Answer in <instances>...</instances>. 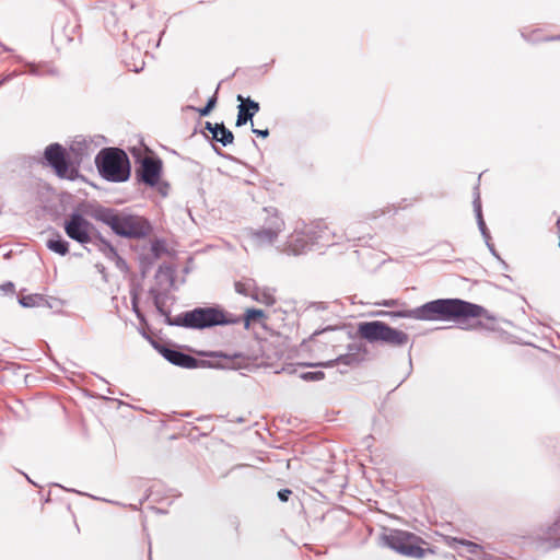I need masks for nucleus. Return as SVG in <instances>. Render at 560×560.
Returning a JSON list of instances; mask_svg holds the SVG:
<instances>
[{
	"mask_svg": "<svg viewBox=\"0 0 560 560\" xmlns=\"http://www.w3.org/2000/svg\"><path fill=\"white\" fill-rule=\"evenodd\" d=\"M485 312L482 306L459 299H438L419 307L392 314L418 320H447L460 317L476 318L482 316Z\"/></svg>",
	"mask_w": 560,
	"mask_h": 560,
	"instance_id": "nucleus-1",
	"label": "nucleus"
},
{
	"mask_svg": "<svg viewBox=\"0 0 560 560\" xmlns=\"http://www.w3.org/2000/svg\"><path fill=\"white\" fill-rule=\"evenodd\" d=\"M150 293L153 296L158 311L162 315H165L167 324L172 326H183L191 329H206L214 326L235 325L240 323V317L224 311L220 306L196 307L172 318L164 312L160 302L159 292L156 290H151Z\"/></svg>",
	"mask_w": 560,
	"mask_h": 560,
	"instance_id": "nucleus-2",
	"label": "nucleus"
},
{
	"mask_svg": "<svg viewBox=\"0 0 560 560\" xmlns=\"http://www.w3.org/2000/svg\"><path fill=\"white\" fill-rule=\"evenodd\" d=\"M91 217L108 225L115 234L127 238L144 237L150 230L148 221L143 218L102 206L94 208Z\"/></svg>",
	"mask_w": 560,
	"mask_h": 560,
	"instance_id": "nucleus-3",
	"label": "nucleus"
},
{
	"mask_svg": "<svg viewBox=\"0 0 560 560\" xmlns=\"http://www.w3.org/2000/svg\"><path fill=\"white\" fill-rule=\"evenodd\" d=\"M95 164L103 178L109 182H126L130 176V163L125 151L106 148L95 158Z\"/></svg>",
	"mask_w": 560,
	"mask_h": 560,
	"instance_id": "nucleus-4",
	"label": "nucleus"
},
{
	"mask_svg": "<svg viewBox=\"0 0 560 560\" xmlns=\"http://www.w3.org/2000/svg\"><path fill=\"white\" fill-rule=\"evenodd\" d=\"M358 334L369 342L382 341L390 346H404L409 340L406 332L378 320L360 323Z\"/></svg>",
	"mask_w": 560,
	"mask_h": 560,
	"instance_id": "nucleus-5",
	"label": "nucleus"
},
{
	"mask_svg": "<svg viewBox=\"0 0 560 560\" xmlns=\"http://www.w3.org/2000/svg\"><path fill=\"white\" fill-rule=\"evenodd\" d=\"M384 545L390 549L411 558L421 559L425 550L421 547L423 540L409 532L394 529L382 536Z\"/></svg>",
	"mask_w": 560,
	"mask_h": 560,
	"instance_id": "nucleus-6",
	"label": "nucleus"
},
{
	"mask_svg": "<svg viewBox=\"0 0 560 560\" xmlns=\"http://www.w3.org/2000/svg\"><path fill=\"white\" fill-rule=\"evenodd\" d=\"M284 220L277 213L267 218L264 225L259 229L247 231V238L252 246L256 248L275 245L280 233L284 231Z\"/></svg>",
	"mask_w": 560,
	"mask_h": 560,
	"instance_id": "nucleus-7",
	"label": "nucleus"
},
{
	"mask_svg": "<svg viewBox=\"0 0 560 560\" xmlns=\"http://www.w3.org/2000/svg\"><path fill=\"white\" fill-rule=\"evenodd\" d=\"M310 226H296L294 231L287 237V241L277 245V250L288 255H302L313 249L314 242L308 237Z\"/></svg>",
	"mask_w": 560,
	"mask_h": 560,
	"instance_id": "nucleus-8",
	"label": "nucleus"
},
{
	"mask_svg": "<svg viewBox=\"0 0 560 560\" xmlns=\"http://www.w3.org/2000/svg\"><path fill=\"white\" fill-rule=\"evenodd\" d=\"M308 237L310 240H313L314 246H329L341 242L343 238L348 241L354 238L352 233H349L348 231L337 233L335 230H331L326 223L322 221L311 223L308 224Z\"/></svg>",
	"mask_w": 560,
	"mask_h": 560,
	"instance_id": "nucleus-9",
	"label": "nucleus"
},
{
	"mask_svg": "<svg viewBox=\"0 0 560 560\" xmlns=\"http://www.w3.org/2000/svg\"><path fill=\"white\" fill-rule=\"evenodd\" d=\"M45 160L50 165L56 174L61 178L73 179L75 170L69 166L65 155V149L59 143L49 144L45 149Z\"/></svg>",
	"mask_w": 560,
	"mask_h": 560,
	"instance_id": "nucleus-10",
	"label": "nucleus"
},
{
	"mask_svg": "<svg viewBox=\"0 0 560 560\" xmlns=\"http://www.w3.org/2000/svg\"><path fill=\"white\" fill-rule=\"evenodd\" d=\"M93 225L82 214L73 212L65 222L66 234L73 241L80 244H88L92 242L91 232Z\"/></svg>",
	"mask_w": 560,
	"mask_h": 560,
	"instance_id": "nucleus-11",
	"label": "nucleus"
},
{
	"mask_svg": "<svg viewBox=\"0 0 560 560\" xmlns=\"http://www.w3.org/2000/svg\"><path fill=\"white\" fill-rule=\"evenodd\" d=\"M537 548L548 551L560 547V517L550 524L542 525L535 533Z\"/></svg>",
	"mask_w": 560,
	"mask_h": 560,
	"instance_id": "nucleus-12",
	"label": "nucleus"
},
{
	"mask_svg": "<svg viewBox=\"0 0 560 560\" xmlns=\"http://www.w3.org/2000/svg\"><path fill=\"white\" fill-rule=\"evenodd\" d=\"M139 162L140 165L136 171L138 179L148 186H155L161 177V160L153 156H144Z\"/></svg>",
	"mask_w": 560,
	"mask_h": 560,
	"instance_id": "nucleus-13",
	"label": "nucleus"
},
{
	"mask_svg": "<svg viewBox=\"0 0 560 560\" xmlns=\"http://www.w3.org/2000/svg\"><path fill=\"white\" fill-rule=\"evenodd\" d=\"M159 351L165 360L180 368L196 369L199 364V361L196 358L176 349L161 347Z\"/></svg>",
	"mask_w": 560,
	"mask_h": 560,
	"instance_id": "nucleus-14",
	"label": "nucleus"
},
{
	"mask_svg": "<svg viewBox=\"0 0 560 560\" xmlns=\"http://www.w3.org/2000/svg\"><path fill=\"white\" fill-rule=\"evenodd\" d=\"M348 350H349L348 353L339 355L336 360L322 362V363H318L315 365L316 366H325V368H330L334 365H345V366L358 365L363 360V357L361 354V347H359L357 345H350Z\"/></svg>",
	"mask_w": 560,
	"mask_h": 560,
	"instance_id": "nucleus-15",
	"label": "nucleus"
},
{
	"mask_svg": "<svg viewBox=\"0 0 560 560\" xmlns=\"http://www.w3.org/2000/svg\"><path fill=\"white\" fill-rule=\"evenodd\" d=\"M237 100L241 101V104L238 105V114L236 119V126H243L248 120H252V118L259 112V103L252 100L246 98L244 100L242 95H237Z\"/></svg>",
	"mask_w": 560,
	"mask_h": 560,
	"instance_id": "nucleus-16",
	"label": "nucleus"
},
{
	"mask_svg": "<svg viewBox=\"0 0 560 560\" xmlns=\"http://www.w3.org/2000/svg\"><path fill=\"white\" fill-rule=\"evenodd\" d=\"M450 546L455 549L459 556L470 555L474 560L482 559L486 555L482 547L469 540L453 538Z\"/></svg>",
	"mask_w": 560,
	"mask_h": 560,
	"instance_id": "nucleus-17",
	"label": "nucleus"
},
{
	"mask_svg": "<svg viewBox=\"0 0 560 560\" xmlns=\"http://www.w3.org/2000/svg\"><path fill=\"white\" fill-rule=\"evenodd\" d=\"M474 211L476 213L478 228H479L482 236L486 238L487 246L489 247L491 253L498 257L493 246L489 243L490 235H489L488 229H487L486 223L482 218L481 202H480V196H479L478 191L476 192V196L474 199Z\"/></svg>",
	"mask_w": 560,
	"mask_h": 560,
	"instance_id": "nucleus-18",
	"label": "nucleus"
},
{
	"mask_svg": "<svg viewBox=\"0 0 560 560\" xmlns=\"http://www.w3.org/2000/svg\"><path fill=\"white\" fill-rule=\"evenodd\" d=\"M46 246L51 252H55L61 256H65L69 252V243L65 241L59 234L55 238H49L46 242Z\"/></svg>",
	"mask_w": 560,
	"mask_h": 560,
	"instance_id": "nucleus-19",
	"label": "nucleus"
},
{
	"mask_svg": "<svg viewBox=\"0 0 560 560\" xmlns=\"http://www.w3.org/2000/svg\"><path fill=\"white\" fill-rule=\"evenodd\" d=\"M97 249L109 260L110 258L117 257L116 248L107 242L101 235L95 236V243Z\"/></svg>",
	"mask_w": 560,
	"mask_h": 560,
	"instance_id": "nucleus-20",
	"label": "nucleus"
},
{
	"mask_svg": "<svg viewBox=\"0 0 560 560\" xmlns=\"http://www.w3.org/2000/svg\"><path fill=\"white\" fill-rule=\"evenodd\" d=\"M215 141L220 142L222 145L226 147L231 144L234 140V136L231 130H229L223 124H220L217 132H213V137Z\"/></svg>",
	"mask_w": 560,
	"mask_h": 560,
	"instance_id": "nucleus-21",
	"label": "nucleus"
},
{
	"mask_svg": "<svg viewBox=\"0 0 560 560\" xmlns=\"http://www.w3.org/2000/svg\"><path fill=\"white\" fill-rule=\"evenodd\" d=\"M19 303L23 307L40 306L44 303V298L40 294L24 295L19 299Z\"/></svg>",
	"mask_w": 560,
	"mask_h": 560,
	"instance_id": "nucleus-22",
	"label": "nucleus"
},
{
	"mask_svg": "<svg viewBox=\"0 0 560 560\" xmlns=\"http://www.w3.org/2000/svg\"><path fill=\"white\" fill-rule=\"evenodd\" d=\"M265 316L264 311L257 310V308H249L246 311L243 322L245 328H248L252 322L258 320ZM242 322V318H240V323Z\"/></svg>",
	"mask_w": 560,
	"mask_h": 560,
	"instance_id": "nucleus-23",
	"label": "nucleus"
},
{
	"mask_svg": "<svg viewBox=\"0 0 560 560\" xmlns=\"http://www.w3.org/2000/svg\"><path fill=\"white\" fill-rule=\"evenodd\" d=\"M234 287H235V291L238 294L252 295L253 291L255 289V283H254L253 280L248 279L246 281H237V282H235Z\"/></svg>",
	"mask_w": 560,
	"mask_h": 560,
	"instance_id": "nucleus-24",
	"label": "nucleus"
},
{
	"mask_svg": "<svg viewBox=\"0 0 560 560\" xmlns=\"http://www.w3.org/2000/svg\"><path fill=\"white\" fill-rule=\"evenodd\" d=\"M299 377L305 382H316L323 380L325 377V374L322 371L303 372L299 374Z\"/></svg>",
	"mask_w": 560,
	"mask_h": 560,
	"instance_id": "nucleus-25",
	"label": "nucleus"
},
{
	"mask_svg": "<svg viewBox=\"0 0 560 560\" xmlns=\"http://www.w3.org/2000/svg\"><path fill=\"white\" fill-rule=\"evenodd\" d=\"M217 104V97L212 96L208 100L205 107L199 109L200 116H208Z\"/></svg>",
	"mask_w": 560,
	"mask_h": 560,
	"instance_id": "nucleus-26",
	"label": "nucleus"
},
{
	"mask_svg": "<svg viewBox=\"0 0 560 560\" xmlns=\"http://www.w3.org/2000/svg\"><path fill=\"white\" fill-rule=\"evenodd\" d=\"M131 294V305H132V311L136 313L137 317L142 319V314L139 310V306H138V293L135 289L131 290L130 292Z\"/></svg>",
	"mask_w": 560,
	"mask_h": 560,
	"instance_id": "nucleus-27",
	"label": "nucleus"
},
{
	"mask_svg": "<svg viewBox=\"0 0 560 560\" xmlns=\"http://www.w3.org/2000/svg\"><path fill=\"white\" fill-rule=\"evenodd\" d=\"M109 260L114 261L116 267L121 270V271H126L127 270V264L126 261L117 254V257L115 258H110Z\"/></svg>",
	"mask_w": 560,
	"mask_h": 560,
	"instance_id": "nucleus-28",
	"label": "nucleus"
},
{
	"mask_svg": "<svg viewBox=\"0 0 560 560\" xmlns=\"http://www.w3.org/2000/svg\"><path fill=\"white\" fill-rule=\"evenodd\" d=\"M291 490L289 489H282L278 492V498L282 502H287L289 500V497L291 495Z\"/></svg>",
	"mask_w": 560,
	"mask_h": 560,
	"instance_id": "nucleus-29",
	"label": "nucleus"
},
{
	"mask_svg": "<svg viewBox=\"0 0 560 560\" xmlns=\"http://www.w3.org/2000/svg\"><path fill=\"white\" fill-rule=\"evenodd\" d=\"M219 127H220V124H212V122H210V121H207V122L205 124V128H206L207 130H209L212 135H213V132H217V130L219 129Z\"/></svg>",
	"mask_w": 560,
	"mask_h": 560,
	"instance_id": "nucleus-30",
	"label": "nucleus"
},
{
	"mask_svg": "<svg viewBox=\"0 0 560 560\" xmlns=\"http://www.w3.org/2000/svg\"><path fill=\"white\" fill-rule=\"evenodd\" d=\"M26 66H27V68H28L27 72H28L30 74H32V75H38L37 67H36L34 63H30V62H27V63H26Z\"/></svg>",
	"mask_w": 560,
	"mask_h": 560,
	"instance_id": "nucleus-31",
	"label": "nucleus"
},
{
	"mask_svg": "<svg viewBox=\"0 0 560 560\" xmlns=\"http://www.w3.org/2000/svg\"><path fill=\"white\" fill-rule=\"evenodd\" d=\"M253 132L258 136V137H262V138H267L269 136V130L268 129H265V130H260V129H253Z\"/></svg>",
	"mask_w": 560,
	"mask_h": 560,
	"instance_id": "nucleus-32",
	"label": "nucleus"
},
{
	"mask_svg": "<svg viewBox=\"0 0 560 560\" xmlns=\"http://www.w3.org/2000/svg\"><path fill=\"white\" fill-rule=\"evenodd\" d=\"M397 304H398L397 300H385L382 303H380V305H383L386 307H393V306H396Z\"/></svg>",
	"mask_w": 560,
	"mask_h": 560,
	"instance_id": "nucleus-33",
	"label": "nucleus"
},
{
	"mask_svg": "<svg viewBox=\"0 0 560 560\" xmlns=\"http://www.w3.org/2000/svg\"><path fill=\"white\" fill-rule=\"evenodd\" d=\"M20 73L16 72V71H13L12 73H9L8 75H5L1 81H0V86L4 83V82H8L10 81L12 78L19 75Z\"/></svg>",
	"mask_w": 560,
	"mask_h": 560,
	"instance_id": "nucleus-34",
	"label": "nucleus"
},
{
	"mask_svg": "<svg viewBox=\"0 0 560 560\" xmlns=\"http://www.w3.org/2000/svg\"><path fill=\"white\" fill-rule=\"evenodd\" d=\"M20 73L16 72V71H13L12 73H9L8 75H5L1 81H0V86L4 83V82H8L10 81L12 78L19 75Z\"/></svg>",
	"mask_w": 560,
	"mask_h": 560,
	"instance_id": "nucleus-35",
	"label": "nucleus"
},
{
	"mask_svg": "<svg viewBox=\"0 0 560 560\" xmlns=\"http://www.w3.org/2000/svg\"><path fill=\"white\" fill-rule=\"evenodd\" d=\"M168 188H170V187H168V185H167L166 183H164V184L160 185V187H159V191H160V194H161L162 196H167V194H168Z\"/></svg>",
	"mask_w": 560,
	"mask_h": 560,
	"instance_id": "nucleus-36",
	"label": "nucleus"
},
{
	"mask_svg": "<svg viewBox=\"0 0 560 560\" xmlns=\"http://www.w3.org/2000/svg\"><path fill=\"white\" fill-rule=\"evenodd\" d=\"M3 290L7 292H13L14 291V284L12 282H8L3 285Z\"/></svg>",
	"mask_w": 560,
	"mask_h": 560,
	"instance_id": "nucleus-37",
	"label": "nucleus"
},
{
	"mask_svg": "<svg viewBox=\"0 0 560 560\" xmlns=\"http://www.w3.org/2000/svg\"><path fill=\"white\" fill-rule=\"evenodd\" d=\"M267 303L271 304V303H273V300L270 296H267Z\"/></svg>",
	"mask_w": 560,
	"mask_h": 560,
	"instance_id": "nucleus-38",
	"label": "nucleus"
},
{
	"mask_svg": "<svg viewBox=\"0 0 560 560\" xmlns=\"http://www.w3.org/2000/svg\"><path fill=\"white\" fill-rule=\"evenodd\" d=\"M96 268H98V271L103 272L105 270V267L102 266V268H100V265H96Z\"/></svg>",
	"mask_w": 560,
	"mask_h": 560,
	"instance_id": "nucleus-39",
	"label": "nucleus"
},
{
	"mask_svg": "<svg viewBox=\"0 0 560 560\" xmlns=\"http://www.w3.org/2000/svg\"><path fill=\"white\" fill-rule=\"evenodd\" d=\"M96 268H98V271L103 272L105 270V267L102 266V268H100V265H96Z\"/></svg>",
	"mask_w": 560,
	"mask_h": 560,
	"instance_id": "nucleus-40",
	"label": "nucleus"
},
{
	"mask_svg": "<svg viewBox=\"0 0 560 560\" xmlns=\"http://www.w3.org/2000/svg\"><path fill=\"white\" fill-rule=\"evenodd\" d=\"M96 268H98V271L103 272L105 270V267L102 266V268H100V265H96Z\"/></svg>",
	"mask_w": 560,
	"mask_h": 560,
	"instance_id": "nucleus-41",
	"label": "nucleus"
},
{
	"mask_svg": "<svg viewBox=\"0 0 560 560\" xmlns=\"http://www.w3.org/2000/svg\"><path fill=\"white\" fill-rule=\"evenodd\" d=\"M559 246H560V235H559Z\"/></svg>",
	"mask_w": 560,
	"mask_h": 560,
	"instance_id": "nucleus-42",
	"label": "nucleus"
}]
</instances>
